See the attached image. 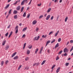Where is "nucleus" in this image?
Returning <instances> with one entry per match:
<instances>
[{"label":"nucleus","instance_id":"f257e3e1","mask_svg":"<svg viewBox=\"0 0 73 73\" xmlns=\"http://www.w3.org/2000/svg\"><path fill=\"white\" fill-rule=\"evenodd\" d=\"M69 50L67 48H65L64 49V53H66V52H68Z\"/></svg>","mask_w":73,"mask_h":73},{"label":"nucleus","instance_id":"f03ea898","mask_svg":"<svg viewBox=\"0 0 73 73\" xmlns=\"http://www.w3.org/2000/svg\"><path fill=\"white\" fill-rule=\"evenodd\" d=\"M39 38H40V36H38V37H35L34 38V40H37V41L39 39Z\"/></svg>","mask_w":73,"mask_h":73},{"label":"nucleus","instance_id":"7ed1b4c3","mask_svg":"<svg viewBox=\"0 0 73 73\" xmlns=\"http://www.w3.org/2000/svg\"><path fill=\"white\" fill-rule=\"evenodd\" d=\"M20 0H19V1H16L15 3H13V5L15 6L16 5V4H17V3L18 2H20Z\"/></svg>","mask_w":73,"mask_h":73},{"label":"nucleus","instance_id":"20e7f679","mask_svg":"<svg viewBox=\"0 0 73 73\" xmlns=\"http://www.w3.org/2000/svg\"><path fill=\"white\" fill-rule=\"evenodd\" d=\"M18 26H17L15 27V29H16L15 33H18Z\"/></svg>","mask_w":73,"mask_h":73},{"label":"nucleus","instance_id":"39448f33","mask_svg":"<svg viewBox=\"0 0 73 73\" xmlns=\"http://www.w3.org/2000/svg\"><path fill=\"white\" fill-rule=\"evenodd\" d=\"M20 8H21V7L20 6H18L16 8V9L17 10V11H19L20 9Z\"/></svg>","mask_w":73,"mask_h":73},{"label":"nucleus","instance_id":"423d86ee","mask_svg":"<svg viewBox=\"0 0 73 73\" xmlns=\"http://www.w3.org/2000/svg\"><path fill=\"white\" fill-rule=\"evenodd\" d=\"M50 15H48L47 17L46 18V20H49V18H50Z\"/></svg>","mask_w":73,"mask_h":73},{"label":"nucleus","instance_id":"0eeeda50","mask_svg":"<svg viewBox=\"0 0 73 73\" xmlns=\"http://www.w3.org/2000/svg\"><path fill=\"white\" fill-rule=\"evenodd\" d=\"M60 67H59L56 70V73H58V72H59V71H60Z\"/></svg>","mask_w":73,"mask_h":73},{"label":"nucleus","instance_id":"6e6552de","mask_svg":"<svg viewBox=\"0 0 73 73\" xmlns=\"http://www.w3.org/2000/svg\"><path fill=\"white\" fill-rule=\"evenodd\" d=\"M50 40H48L46 44V45L45 47H46V46H47V45H48V44H49V43H50Z\"/></svg>","mask_w":73,"mask_h":73},{"label":"nucleus","instance_id":"1a4fd4ad","mask_svg":"<svg viewBox=\"0 0 73 73\" xmlns=\"http://www.w3.org/2000/svg\"><path fill=\"white\" fill-rule=\"evenodd\" d=\"M37 23V21L36 20H34V21L33 22V25H35V24H36Z\"/></svg>","mask_w":73,"mask_h":73},{"label":"nucleus","instance_id":"9d476101","mask_svg":"<svg viewBox=\"0 0 73 73\" xmlns=\"http://www.w3.org/2000/svg\"><path fill=\"white\" fill-rule=\"evenodd\" d=\"M18 58H19L18 57V56H16L13 58V59L14 60H17V59H18Z\"/></svg>","mask_w":73,"mask_h":73},{"label":"nucleus","instance_id":"9b49d317","mask_svg":"<svg viewBox=\"0 0 73 73\" xmlns=\"http://www.w3.org/2000/svg\"><path fill=\"white\" fill-rule=\"evenodd\" d=\"M9 7V4L7 5L6 7H4L5 9H7Z\"/></svg>","mask_w":73,"mask_h":73},{"label":"nucleus","instance_id":"f8f14e48","mask_svg":"<svg viewBox=\"0 0 73 73\" xmlns=\"http://www.w3.org/2000/svg\"><path fill=\"white\" fill-rule=\"evenodd\" d=\"M16 52H15V53L13 54L11 56L12 57H13L15 56L16 55Z\"/></svg>","mask_w":73,"mask_h":73},{"label":"nucleus","instance_id":"ddd939ff","mask_svg":"<svg viewBox=\"0 0 73 73\" xmlns=\"http://www.w3.org/2000/svg\"><path fill=\"white\" fill-rule=\"evenodd\" d=\"M45 62H46V60H43L41 64V65H44V64H45Z\"/></svg>","mask_w":73,"mask_h":73},{"label":"nucleus","instance_id":"4468645a","mask_svg":"<svg viewBox=\"0 0 73 73\" xmlns=\"http://www.w3.org/2000/svg\"><path fill=\"white\" fill-rule=\"evenodd\" d=\"M58 46H59V44L58 43L56 44L55 48H58Z\"/></svg>","mask_w":73,"mask_h":73},{"label":"nucleus","instance_id":"2eb2a0df","mask_svg":"<svg viewBox=\"0 0 73 73\" xmlns=\"http://www.w3.org/2000/svg\"><path fill=\"white\" fill-rule=\"evenodd\" d=\"M30 50H27V54H30Z\"/></svg>","mask_w":73,"mask_h":73},{"label":"nucleus","instance_id":"dca6fc26","mask_svg":"<svg viewBox=\"0 0 73 73\" xmlns=\"http://www.w3.org/2000/svg\"><path fill=\"white\" fill-rule=\"evenodd\" d=\"M6 42V40H5V41H3L2 43V45L3 46L5 44V43Z\"/></svg>","mask_w":73,"mask_h":73},{"label":"nucleus","instance_id":"f3484780","mask_svg":"<svg viewBox=\"0 0 73 73\" xmlns=\"http://www.w3.org/2000/svg\"><path fill=\"white\" fill-rule=\"evenodd\" d=\"M14 14H17V11L16 10H14L13 12Z\"/></svg>","mask_w":73,"mask_h":73},{"label":"nucleus","instance_id":"a211bd4d","mask_svg":"<svg viewBox=\"0 0 73 73\" xmlns=\"http://www.w3.org/2000/svg\"><path fill=\"white\" fill-rule=\"evenodd\" d=\"M24 3H25V1L23 0L21 3V5H24Z\"/></svg>","mask_w":73,"mask_h":73},{"label":"nucleus","instance_id":"6ab92c4d","mask_svg":"<svg viewBox=\"0 0 73 73\" xmlns=\"http://www.w3.org/2000/svg\"><path fill=\"white\" fill-rule=\"evenodd\" d=\"M9 46H6L5 48V50H7V49H8V48H9Z\"/></svg>","mask_w":73,"mask_h":73},{"label":"nucleus","instance_id":"aec40b11","mask_svg":"<svg viewBox=\"0 0 73 73\" xmlns=\"http://www.w3.org/2000/svg\"><path fill=\"white\" fill-rule=\"evenodd\" d=\"M13 33V32L12 31L11 32V33H10L9 36V38L11 36V35H12V34Z\"/></svg>","mask_w":73,"mask_h":73},{"label":"nucleus","instance_id":"412c9836","mask_svg":"<svg viewBox=\"0 0 73 73\" xmlns=\"http://www.w3.org/2000/svg\"><path fill=\"white\" fill-rule=\"evenodd\" d=\"M24 7H23L21 9V12H22L23 11V10H24Z\"/></svg>","mask_w":73,"mask_h":73},{"label":"nucleus","instance_id":"4be33fe9","mask_svg":"<svg viewBox=\"0 0 73 73\" xmlns=\"http://www.w3.org/2000/svg\"><path fill=\"white\" fill-rule=\"evenodd\" d=\"M27 27H25V28H24L23 29V32H24L27 30Z\"/></svg>","mask_w":73,"mask_h":73},{"label":"nucleus","instance_id":"5701e85b","mask_svg":"<svg viewBox=\"0 0 73 73\" xmlns=\"http://www.w3.org/2000/svg\"><path fill=\"white\" fill-rule=\"evenodd\" d=\"M17 15H15L14 16V19H17Z\"/></svg>","mask_w":73,"mask_h":73},{"label":"nucleus","instance_id":"b1692460","mask_svg":"<svg viewBox=\"0 0 73 73\" xmlns=\"http://www.w3.org/2000/svg\"><path fill=\"white\" fill-rule=\"evenodd\" d=\"M55 41H56V40H55V39H53V40L51 42V44H52V43H53L54 42H55Z\"/></svg>","mask_w":73,"mask_h":73},{"label":"nucleus","instance_id":"393cba45","mask_svg":"<svg viewBox=\"0 0 73 73\" xmlns=\"http://www.w3.org/2000/svg\"><path fill=\"white\" fill-rule=\"evenodd\" d=\"M51 9H51V8H49L48 11H47V12L49 13L50 12V11H51Z\"/></svg>","mask_w":73,"mask_h":73},{"label":"nucleus","instance_id":"a878e982","mask_svg":"<svg viewBox=\"0 0 73 73\" xmlns=\"http://www.w3.org/2000/svg\"><path fill=\"white\" fill-rule=\"evenodd\" d=\"M4 64V61H3L2 62H1V66H3V64Z\"/></svg>","mask_w":73,"mask_h":73},{"label":"nucleus","instance_id":"bb28decb","mask_svg":"<svg viewBox=\"0 0 73 73\" xmlns=\"http://www.w3.org/2000/svg\"><path fill=\"white\" fill-rule=\"evenodd\" d=\"M68 19V17H67L65 19V22H66L67 21V20Z\"/></svg>","mask_w":73,"mask_h":73},{"label":"nucleus","instance_id":"cd10ccee","mask_svg":"<svg viewBox=\"0 0 73 73\" xmlns=\"http://www.w3.org/2000/svg\"><path fill=\"white\" fill-rule=\"evenodd\" d=\"M29 59V58H28V57H26L25 58V61H28V60Z\"/></svg>","mask_w":73,"mask_h":73},{"label":"nucleus","instance_id":"c85d7f7f","mask_svg":"<svg viewBox=\"0 0 73 73\" xmlns=\"http://www.w3.org/2000/svg\"><path fill=\"white\" fill-rule=\"evenodd\" d=\"M23 17H25L26 16V13L25 12L23 15Z\"/></svg>","mask_w":73,"mask_h":73},{"label":"nucleus","instance_id":"c756f323","mask_svg":"<svg viewBox=\"0 0 73 73\" xmlns=\"http://www.w3.org/2000/svg\"><path fill=\"white\" fill-rule=\"evenodd\" d=\"M62 53V50H61L58 53L59 54H61V53Z\"/></svg>","mask_w":73,"mask_h":73},{"label":"nucleus","instance_id":"7c9ffc66","mask_svg":"<svg viewBox=\"0 0 73 73\" xmlns=\"http://www.w3.org/2000/svg\"><path fill=\"white\" fill-rule=\"evenodd\" d=\"M11 12H12V9H11L9 12V14H11Z\"/></svg>","mask_w":73,"mask_h":73},{"label":"nucleus","instance_id":"2f4dec72","mask_svg":"<svg viewBox=\"0 0 73 73\" xmlns=\"http://www.w3.org/2000/svg\"><path fill=\"white\" fill-rule=\"evenodd\" d=\"M38 48H37L36 49V50L35 52V53H37V52L38 51Z\"/></svg>","mask_w":73,"mask_h":73},{"label":"nucleus","instance_id":"473e14b6","mask_svg":"<svg viewBox=\"0 0 73 73\" xmlns=\"http://www.w3.org/2000/svg\"><path fill=\"white\" fill-rule=\"evenodd\" d=\"M22 66V65H21L18 68V70H20V68H21V67Z\"/></svg>","mask_w":73,"mask_h":73},{"label":"nucleus","instance_id":"72a5a7b5","mask_svg":"<svg viewBox=\"0 0 73 73\" xmlns=\"http://www.w3.org/2000/svg\"><path fill=\"white\" fill-rule=\"evenodd\" d=\"M59 59V57H58V56H57L56 58V61L58 60Z\"/></svg>","mask_w":73,"mask_h":73},{"label":"nucleus","instance_id":"f704fd0d","mask_svg":"<svg viewBox=\"0 0 73 73\" xmlns=\"http://www.w3.org/2000/svg\"><path fill=\"white\" fill-rule=\"evenodd\" d=\"M69 62L66 63V66H68L69 65Z\"/></svg>","mask_w":73,"mask_h":73},{"label":"nucleus","instance_id":"c9c22d12","mask_svg":"<svg viewBox=\"0 0 73 73\" xmlns=\"http://www.w3.org/2000/svg\"><path fill=\"white\" fill-rule=\"evenodd\" d=\"M42 17H43V15H40L39 17V19H41Z\"/></svg>","mask_w":73,"mask_h":73},{"label":"nucleus","instance_id":"e433bc0d","mask_svg":"<svg viewBox=\"0 0 73 73\" xmlns=\"http://www.w3.org/2000/svg\"><path fill=\"white\" fill-rule=\"evenodd\" d=\"M61 38H59L58 40V42H60V41H61Z\"/></svg>","mask_w":73,"mask_h":73},{"label":"nucleus","instance_id":"4c0bfd02","mask_svg":"<svg viewBox=\"0 0 73 73\" xmlns=\"http://www.w3.org/2000/svg\"><path fill=\"white\" fill-rule=\"evenodd\" d=\"M55 66H56V65H54L53 66H52V69H53V68H54Z\"/></svg>","mask_w":73,"mask_h":73},{"label":"nucleus","instance_id":"58836bf2","mask_svg":"<svg viewBox=\"0 0 73 73\" xmlns=\"http://www.w3.org/2000/svg\"><path fill=\"white\" fill-rule=\"evenodd\" d=\"M29 67H28V66H27L26 68H25V69H26V70H28V69H29Z\"/></svg>","mask_w":73,"mask_h":73},{"label":"nucleus","instance_id":"ea45409f","mask_svg":"<svg viewBox=\"0 0 73 73\" xmlns=\"http://www.w3.org/2000/svg\"><path fill=\"white\" fill-rule=\"evenodd\" d=\"M53 18H54V17H53V16H52L50 18L51 20H52L53 19Z\"/></svg>","mask_w":73,"mask_h":73},{"label":"nucleus","instance_id":"a19ab883","mask_svg":"<svg viewBox=\"0 0 73 73\" xmlns=\"http://www.w3.org/2000/svg\"><path fill=\"white\" fill-rule=\"evenodd\" d=\"M38 29H39L38 28H36V32H38Z\"/></svg>","mask_w":73,"mask_h":73},{"label":"nucleus","instance_id":"79ce46f5","mask_svg":"<svg viewBox=\"0 0 73 73\" xmlns=\"http://www.w3.org/2000/svg\"><path fill=\"white\" fill-rule=\"evenodd\" d=\"M68 55V54H67V53H65L64 54V56H67Z\"/></svg>","mask_w":73,"mask_h":73},{"label":"nucleus","instance_id":"37998d69","mask_svg":"<svg viewBox=\"0 0 73 73\" xmlns=\"http://www.w3.org/2000/svg\"><path fill=\"white\" fill-rule=\"evenodd\" d=\"M9 15H10L9 14H8L7 15V16H6V19L8 18V16H9Z\"/></svg>","mask_w":73,"mask_h":73},{"label":"nucleus","instance_id":"c03bdc74","mask_svg":"<svg viewBox=\"0 0 73 73\" xmlns=\"http://www.w3.org/2000/svg\"><path fill=\"white\" fill-rule=\"evenodd\" d=\"M5 36L7 37V36H8V32H7V33L6 34H5Z\"/></svg>","mask_w":73,"mask_h":73},{"label":"nucleus","instance_id":"a18cd8bd","mask_svg":"<svg viewBox=\"0 0 73 73\" xmlns=\"http://www.w3.org/2000/svg\"><path fill=\"white\" fill-rule=\"evenodd\" d=\"M9 61L8 60H7L5 62V64H7V63H8Z\"/></svg>","mask_w":73,"mask_h":73},{"label":"nucleus","instance_id":"49530a36","mask_svg":"<svg viewBox=\"0 0 73 73\" xmlns=\"http://www.w3.org/2000/svg\"><path fill=\"white\" fill-rule=\"evenodd\" d=\"M32 47V45H31V46L29 47V49H31Z\"/></svg>","mask_w":73,"mask_h":73},{"label":"nucleus","instance_id":"de8ad7c7","mask_svg":"<svg viewBox=\"0 0 73 73\" xmlns=\"http://www.w3.org/2000/svg\"><path fill=\"white\" fill-rule=\"evenodd\" d=\"M72 50H73V46L72 47V48L70 50V52H72Z\"/></svg>","mask_w":73,"mask_h":73},{"label":"nucleus","instance_id":"09e8293b","mask_svg":"<svg viewBox=\"0 0 73 73\" xmlns=\"http://www.w3.org/2000/svg\"><path fill=\"white\" fill-rule=\"evenodd\" d=\"M70 43H73V40H71L70 41Z\"/></svg>","mask_w":73,"mask_h":73},{"label":"nucleus","instance_id":"8fccbe9b","mask_svg":"<svg viewBox=\"0 0 73 73\" xmlns=\"http://www.w3.org/2000/svg\"><path fill=\"white\" fill-rule=\"evenodd\" d=\"M41 3H40V4H38V7H40V6H41Z\"/></svg>","mask_w":73,"mask_h":73},{"label":"nucleus","instance_id":"3c124183","mask_svg":"<svg viewBox=\"0 0 73 73\" xmlns=\"http://www.w3.org/2000/svg\"><path fill=\"white\" fill-rule=\"evenodd\" d=\"M52 33H53V32L51 31V32H50L49 33V34H48V35H50Z\"/></svg>","mask_w":73,"mask_h":73},{"label":"nucleus","instance_id":"603ef678","mask_svg":"<svg viewBox=\"0 0 73 73\" xmlns=\"http://www.w3.org/2000/svg\"><path fill=\"white\" fill-rule=\"evenodd\" d=\"M11 27V25H9L7 27V28H9Z\"/></svg>","mask_w":73,"mask_h":73},{"label":"nucleus","instance_id":"864d4df0","mask_svg":"<svg viewBox=\"0 0 73 73\" xmlns=\"http://www.w3.org/2000/svg\"><path fill=\"white\" fill-rule=\"evenodd\" d=\"M69 44V41L67 42L66 44V45H68V44Z\"/></svg>","mask_w":73,"mask_h":73},{"label":"nucleus","instance_id":"5fc2aeb1","mask_svg":"<svg viewBox=\"0 0 73 73\" xmlns=\"http://www.w3.org/2000/svg\"><path fill=\"white\" fill-rule=\"evenodd\" d=\"M44 48V47H42L41 48V49L40 50H41V51H42V49H43V48Z\"/></svg>","mask_w":73,"mask_h":73},{"label":"nucleus","instance_id":"6e6d98bb","mask_svg":"<svg viewBox=\"0 0 73 73\" xmlns=\"http://www.w3.org/2000/svg\"><path fill=\"white\" fill-rule=\"evenodd\" d=\"M58 35V33H56L55 34V37H56V36H57Z\"/></svg>","mask_w":73,"mask_h":73},{"label":"nucleus","instance_id":"4d7b16f0","mask_svg":"<svg viewBox=\"0 0 73 73\" xmlns=\"http://www.w3.org/2000/svg\"><path fill=\"white\" fill-rule=\"evenodd\" d=\"M25 35L24 34L22 36V37H25Z\"/></svg>","mask_w":73,"mask_h":73},{"label":"nucleus","instance_id":"13d9d810","mask_svg":"<svg viewBox=\"0 0 73 73\" xmlns=\"http://www.w3.org/2000/svg\"><path fill=\"white\" fill-rule=\"evenodd\" d=\"M58 18H59V16H58L57 17L56 20H57V21H58Z\"/></svg>","mask_w":73,"mask_h":73},{"label":"nucleus","instance_id":"bf43d9fd","mask_svg":"<svg viewBox=\"0 0 73 73\" xmlns=\"http://www.w3.org/2000/svg\"><path fill=\"white\" fill-rule=\"evenodd\" d=\"M39 64V63H36V66H38V64Z\"/></svg>","mask_w":73,"mask_h":73},{"label":"nucleus","instance_id":"052dcab7","mask_svg":"<svg viewBox=\"0 0 73 73\" xmlns=\"http://www.w3.org/2000/svg\"><path fill=\"white\" fill-rule=\"evenodd\" d=\"M29 17H30V14L29 15L27 16V18H29Z\"/></svg>","mask_w":73,"mask_h":73},{"label":"nucleus","instance_id":"680f3d73","mask_svg":"<svg viewBox=\"0 0 73 73\" xmlns=\"http://www.w3.org/2000/svg\"><path fill=\"white\" fill-rule=\"evenodd\" d=\"M59 3H62V0H60L59 1Z\"/></svg>","mask_w":73,"mask_h":73},{"label":"nucleus","instance_id":"e2e57ef3","mask_svg":"<svg viewBox=\"0 0 73 73\" xmlns=\"http://www.w3.org/2000/svg\"><path fill=\"white\" fill-rule=\"evenodd\" d=\"M31 4V2L30 1V2L28 4V5H30Z\"/></svg>","mask_w":73,"mask_h":73},{"label":"nucleus","instance_id":"0e129e2a","mask_svg":"<svg viewBox=\"0 0 73 73\" xmlns=\"http://www.w3.org/2000/svg\"><path fill=\"white\" fill-rule=\"evenodd\" d=\"M46 15H47V14L46 13V14L44 15V17H46Z\"/></svg>","mask_w":73,"mask_h":73},{"label":"nucleus","instance_id":"69168bd1","mask_svg":"<svg viewBox=\"0 0 73 73\" xmlns=\"http://www.w3.org/2000/svg\"><path fill=\"white\" fill-rule=\"evenodd\" d=\"M41 53H42V51H41V50L40 51L39 53L40 54H41Z\"/></svg>","mask_w":73,"mask_h":73},{"label":"nucleus","instance_id":"338daca9","mask_svg":"<svg viewBox=\"0 0 73 73\" xmlns=\"http://www.w3.org/2000/svg\"><path fill=\"white\" fill-rule=\"evenodd\" d=\"M23 46H26V43H25L24 44Z\"/></svg>","mask_w":73,"mask_h":73},{"label":"nucleus","instance_id":"774afa93","mask_svg":"<svg viewBox=\"0 0 73 73\" xmlns=\"http://www.w3.org/2000/svg\"><path fill=\"white\" fill-rule=\"evenodd\" d=\"M71 58H69L68 59V60H71Z\"/></svg>","mask_w":73,"mask_h":73}]
</instances>
